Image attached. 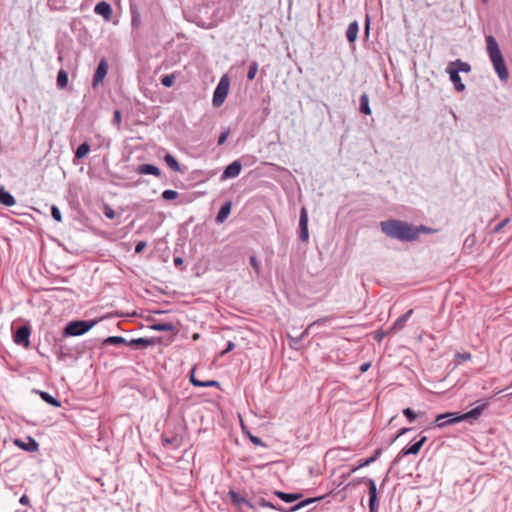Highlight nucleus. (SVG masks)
<instances>
[{
	"instance_id": "c9c22d12",
	"label": "nucleus",
	"mask_w": 512,
	"mask_h": 512,
	"mask_svg": "<svg viewBox=\"0 0 512 512\" xmlns=\"http://www.w3.org/2000/svg\"><path fill=\"white\" fill-rule=\"evenodd\" d=\"M229 496H230V498H231L233 503L240 504V503L244 502V503L248 504V501L244 497H242L239 493H237L235 491L231 490L229 492Z\"/></svg>"
},
{
	"instance_id": "c03bdc74",
	"label": "nucleus",
	"mask_w": 512,
	"mask_h": 512,
	"mask_svg": "<svg viewBox=\"0 0 512 512\" xmlns=\"http://www.w3.org/2000/svg\"><path fill=\"white\" fill-rule=\"evenodd\" d=\"M131 23H132V26H133V27H138V26H140V24H141V18H140L139 13H137V12H135V11H132V19H131Z\"/></svg>"
},
{
	"instance_id": "a18cd8bd",
	"label": "nucleus",
	"mask_w": 512,
	"mask_h": 512,
	"mask_svg": "<svg viewBox=\"0 0 512 512\" xmlns=\"http://www.w3.org/2000/svg\"><path fill=\"white\" fill-rule=\"evenodd\" d=\"M414 229H415V230H416V232H417V239L419 238V234H420L421 232H423V233H430V232L432 231V230H431V228L426 227V226H424V225H420V226H418V227H414Z\"/></svg>"
},
{
	"instance_id": "0e129e2a",
	"label": "nucleus",
	"mask_w": 512,
	"mask_h": 512,
	"mask_svg": "<svg viewBox=\"0 0 512 512\" xmlns=\"http://www.w3.org/2000/svg\"><path fill=\"white\" fill-rule=\"evenodd\" d=\"M482 3L486 4L489 0H481Z\"/></svg>"
},
{
	"instance_id": "e433bc0d",
	"label": "nucleus",
	"mask_w": 512,
	"mask_h": 512,
	"mask_svg": "<svg viewBox=\"0 0 512 512\" xmlns=\"http://www.w3.org/2000/svg\"><path fill=\"white\" fill-rule=\"evenodd\" d=\"M178 195H179V194H178V192H177V191H175V190H170V189L165 190V191H163V192H162V198H163L164 200H167V201H170V200H174V199H176V198L178 197Z\"/></svg>"
},
{
	"instance_id": "0eeeda50",
	"label": "nucleus",
	"mask_w": 512,
	"mask_h": 512,
	"mask_svg": "<svg viewBox=\"0 0 512 512\" xmlns=\"http://www.w3.org/2000/svg\"><path fill=\"white\" fill-rule=\"evenodd\" d=\"M426 441H427V437L426 436H422L417 442L413 443L412 445H410L407 448H403L398 453L396 458L394 459L393 464H396L404 456H407V455H410V454L411 455L418 454L419 451L421 450V448L423 447V445L426 443Z\"/></svg>"
},
{
	"instance_id": "9b49d317",
	"label": "nucleus",
	"mask_w": 512,
	"mask_h": 512,
	"mask_svg": "<svg viewBox=\"0 0 512 512\" xmlns=\"http://www.w3.org/2000/svg\"><path fill=\"white\" fill-rule=\"evenodd\" d=\"M242 169V164L239 160H235L232 163H230L223 171L221 175V179H229V178H235L237 177Z\"/></svg>"
},
{
	"instance_id": "ddd939ff",
	"label": "nucleus",
	"mask_w": 512,
	"mask_h": 512,
	"mask_svg": "<svg viewBox=\"0 0 512 512\" xmlns=\"http://www.w3.org/2000/svg\"><path fill=\"white\" fill-rule=\"evenodd\" d=\"M94 12L103 16L106 20H110L113 13L111 5L106 1L98 2L94 8Z\"/></svg>"
},
{
	"instance_id": "bb28decb",
	"label": "nucleus",
	"mask_w": 512,
	"mask_h": 512,
	"mask_svg": "<svg viewBox=\"0 0 512 512\" xmlns=\"http://www.w3.org/2000/svg\"><path fill=\"white\" fill-rule=\"evenodd\" d=\"M39 395L43 401L50 404L51 406H54L57 408L61 406V402L58 399H56L55 397H53L51 394H49L48 392L40 391Z\"/></svg>"
},
{
	"instance_id": "bf43d9fd",
	"label": "nucleus",
	"mask_w": 512,
	"mask_h": 512,
	"mask_svg": "<svg viewBox=\"0 0 512 512\" xmlns=\"http://www.w3.org/2000/svg\"><path fill=\"white\" fill-rule=\"evenodd\" d=\"M370 367V363H363L361 366H360V371L361 372H365L369 369Z\"/></svg>"
},
{
	"instance_id": "a19ab883",
	"label": "nucleus",
	"mask_w": 512,
	"mask_h": 512,
	"mask_svg": "<svg viewBox=\"0 0 512 512\" xmlns=\"http://www.w3.org/2000/svg\"><path fill=\"white\" fill-rule=\"evenodd\" d=\"M196 384H199V387H220V383L215 380L200 381Z\"/></svg>"
},
{
	"instance_id": "052dcab7",
	"label": "nucleus",
	"mask_w": 512,
	"mask_h": 512,
	"mask_svg": "<svg viewBox=\"0 0 512 512\" xmlns=\"http://www.w3.org/2000/svg\"><path fill=\"white\" fill-rule=\"evenodd\" d=\"M369 23H370V22H369V17L367 16V19H366V29H365V30H366V34H367V35H368V33H369Z\"/></svg>"
},
{
	"instance_id": "6e6552de",
	"label": "nucleus",
	"mask_w": 512,
	"mask_h": 512,
	"mask_svg": "<svg viewBox=\"0 0 512 512\" xmlns=\"http://www.w3.org/2000/svg\"><path fill=\"white\" fill-rule=\"evenodd\" d=\"M365 483L368 486V495H369V512H378L379 504L377 499V487L376 483L373 479H365Z\"/></svg>"
},
{
	"instance_id": "f3484780",
	"label": "nucleus",
	"mask_w": 512,
	"mask_h": 512,
	"mask_svg": "<svg viewBox=\"0 0 512 512\" xmlns=\"http://www.w3.org/2000/svg\"><path fill=\"white\" fill-rule=\"evenodd\" d=\"M413 314V309H410L408 310L405 314H403L402 316H400L394 323L393 325L391 326V330L393 332H397V331H400L404 328L405 326V323L408 321V319L411 317V315Z\"/></svg>"
},
{
	"instance_id": "c756f323",
	"label": "nucleus",
	"mask_w": 512,
	"mask_h": 512,
	"mask_svg": "<svg viewBox=\"0 0 512 512\" xmlns=\"http://www.w3.org/2000/svg\"><path fill=\"white\" fill-rule=\"evenodd\" d=\"M68 85V73L61 69L57 74V86L61 89Z\"/></svg>"
},
{
	"instance_id": "72a5a7b5",
	"label": "nucleus",
	"mask_w": 512,
	"mask_h": 512,
	"mask_svg": "<svg viewBox=\"0 0 512 512\" xmlns=\"http://www.w3.org/2000/svg\"><path fill=\"white\" fill-rule=\"evenodd\" d=\"M380 454H381V450L377 449L375 451V453L371 457H369V458L363 460L362 462H360L358 467L361 468V467H364V466H367V465L373 463L374 461H376V459L379 457Z\"/></svg>"
},
{
	"instance_id": "f8f14e48",
	"label": "nucleus",
	"mask_w": 512,
	"mask_h": 512,
	"mask_svg": "<svg viewBox=\"0 0 512 512\" xmlns=\"http://www.w3.org/2000/svg\"><path fill=\"white\" fill-rule=\"evenodd\" d=\"M14 443L15 445H17L18 447L27 452H35L39 448V444L37 443V441L31 437H27L26 442L21 439H15Z\"/></svg>"
},
{
	"instance_id": "4468645a",
	"label": "nucleus",
	"mask_w": 512,
	"mask_h": 512,
	"mask_svg": "<svg viewBox=\"0 0 512 512\" xmlns=\"http://www.w3.org/2000/svg\"><path fill=\"white\" fill-rule=\"evenodd\" d=\"M136 172L138 174L154 175L156 177H159L161 175V170L157 166L152 165V164H142V165H139L136 168Z\"/></svg>"
},
{
	"instance_id": "2f4dec72",
	"label": "nucleus",
	"mask_w": 512,
	"mask_h": 512,
	"mask_svg": "<svg viewBox=\"0 0 512 512\" xmlns=\"http://www.w3.org/2000/svg\"><path fill=\"white\" fill-rule=\"evenodd\" d=\"M424 412L415 413L411 408H405L403 415L408 419L410 423L414 422L418 416H422Z\"/></svg>"
},
{
	"instance_id": "680f3d73",
	"label": "nucleus",
	"mask_w": 512,
	"mask_h": 512,
	"mask_svg": "<svg viewBox=\"0 0 512 512\" xmlns=\"http://www.w3.org/2000/svg\"><path fill=\"white\" fill-rule=\"evenodd\" d=\"M198 337H199V335H198V334H195V335L193 336V338H194V339H198Z\"/></svg>"
},
{
	"instance_id": "de8ad7c7",
	"label": "nucleus",
	"mask_w": 512,
	"mask_h": 512,
	"mask_svg": "<svg viewBox=\"0 0 512 512\" xmlns=\"http://www.w3.org/2000/svg\"><path fill=\"white\" fill-rule=\"evenodd\" d=\"M104 215L108 218V219H113L115 217V212L113 209H111L109 206H106L105 209H104Z\"/></svg>"
},
{
	"instance_id": "79ce46f5",
	"label": "nucleus",
	"mask_w": 512,
	"mask_h": 512,
	"mask_svg": "<svg viewBox=\"0 0 512 512\" xmlns=\"http://www.w3.org/2000/svg\"><path fill=\"white\" fill-rule=\"evenodd\" d=\"M391 332H393L391 330V328L387 331H383V330H380V331H377L374 335V339L377 341V342H381L382 339L386 336H388Z\"/></svg>"
},
{
	"instance_id": "2eb2a0df",
	"label": "nucleus",
	"mask_w": 512,
	"mask_h": 512,
	"mask_svg": "<svg viewBox=\"0 0 512 512\" xmlns=\"http://www.w3.org/2000/svg\"><path fill=\"white\" fill-rule=\"evenodd\" d=\"M274 495H276L279 499L286 503H292L302 499V493H286L283 491L276 490L274 491Z\"/></svg>"
},
{
	"instance_id": "49530a36",
	"label": "nucleus",
	"mask_w": 512,
	"mask_h": 512,
	"mask_svg": "<svg viewBox=\"0 0 512 512\" xmlns=\"http://www.w3.org/2000/svg\"><path fill=\"white\" fill-rule=\"evenodd\" d=\"M113 123L117 126H119L121 123V112L118 109H116L113 113Z\"/></svg>"
},
{
	"instance_id": "603ef678",
	"label": "nucleus",
	"mask_w": 512,
	"mask_h": 512,
	"mask_svg": "<svg viewBox=\"0 0 512 512\" xmlns=\"http://www.w3.org/2000/svg\"><path fill=\"white\" fill-rule=\"evenodd\" d=\"M194 372H195V368L192 369L191 371V375H190V382L193 386L195 387H199V384H196L197 382H200V380L196 379L195 375H194Z\"/></svg>"
},
{
	"instance_id": "4be33fe9",
	"label": "nucleus",
	"mask_w": 512,
	"mask_h": 512,
	"mask_svg": "<svg viewBox=\"0 0 512 512\" xmlns=\"http://www.w3.org/2000/svg\"><path fill=\"white\" fill-rule=\"evenodd\" d=\"M359 111L364 115H371L372 111L369 106V96L367 93H362L359 98Z\"/></svg>"
},
{
	"instance_id": "58836bf2",
	"label": "nucleus",
	"mask_w": 512,
	"mask_h": 512,
	"mask_svg": "<svg viewBox=\"0 0 512 512\" xmlns=\"http://www.w3.org/2000/svg\"><path fill=\"white\" fill-rule=\"evenodd\" d=\"M51 216L57 222L62 221V215H61L60 209L55 205H53L51 207Z\"/></svg>"
},
{
	"instance_id": "c85d7f7f",
	"label": "nucleus",
	"mask_w": 512,
	"mask_h": 512,
	"mask_svg": "<svg viewBox=\"0 0 512 512\" xmlns=\"http://www.w3.org/2000/svg\"><path fill=\"white\" fill-rule=\"evenodd\" d=\"M128 341L122 337V336H110L106 338L103 342L105 345H119V344H126L128 345Z\"/></svg>"
},
{
	"instance_id": "5fc2aeb1",
	"label": "nucleus",
	"mask_w": 512,
	"mask_h": 512,
	"mask_svg": "<svg viewBox=\"0 0 512 512\" xmlns=\"http://www.w3.org/2000/svg\"><path fill=\"white\" fill-rule=\"evenodd\" d=\"M410 430H411V428H401V429L398 431L397 435L393 438V442H394L396 439H398L400 436H402V435L406 434L407 432H409Z\"/></svg>"
},
{
	"instance_id": "864d4df0",
	"label": "nucleus",
	"mask_w": 512,
	"mask_h": 512,
	"mask_svg": "<svg viewBox=\"0 0 512 512\" xmlns=\"http://www.w3.org/2000/svg\"><path fill=\"white\" fill-rule=\"evenodd\" d=\"M234 348H235V344L233 342L229 341L228 344H227L226 349L223 350L220 355L223 356L226 353L232 351Z\"/></svg>"
},
{
	"instance_id": "aec40b11",
	"label": "nucleus",
	"mask_w": 512,
	"mask_h": 512,
	"mask_svg": "<svg viewBox=\"0 0 512 512\" xmlns=\"http://www.w3.org/2000/svg\"><path fill=\"white\" fill-rule=\"evenodd\" d=\"M359 32V25L357 21H353L349 24L346 30V38L349 43H354L357 39Z\"/></svg>"
},
{
	"instance_id": "f257e3e1",
	"label": "nucleus",
	"mask_w": 512,
	"mask_h": 512,
	"mask_svg": "<svg viewBox=\"0 0 512 512\" xmlns=\"http://www.w3.org/2000/svg\"><path fill=\"white\" fill-rule=\"evenodd\" d=\"M380 226L382 232L390 238L406 242L417 240L414 226L405 221L390 219L382 221Z\"/></svg>"
},
{
	"instance_id": "7c9ffc66",
	"label": "nucleus",
	"mask_w": 512,
	"mask_h": 512,
	"mask_svg": "<svg viewBox=\"0 0 512 512\" xmlns=\"http://www.w3.org/2000/svg\"><path fill=\"white\" fill-rule=\"evenodd\" d=\"M151 329L155 331H175V325L172 323H155L151 326Z\"/></svg>"
},
{
	"instance_id": "f03ea898",
	"label": "nucleus",
	"mask_w": 512,
	"mask_h": 512,
	"mask_svg": "<svg viewBox=\"0 0 512 512\" xmlns=\"http://www.w3.org/2000/svg\"><path fill=\"white\" fill-rule=\"evenodd\" d=\"M485 41L486 50L493 64L495 72L497 73L500 80L506 81L509 77V72L495 37L488 35L486 36Z\"/></svg>"
},
{
	"instance_id": "6e6d98bb",
	"label": "nucleus",
	"mask_w": 512,
	"mask_h": 512,
	"mask_svg": "<svg viewBox=\"0 0 512 512\" xmlns=\"http://www.w3.org/2000/svg\"><path fill=\"white\" fill-rule=\"evenodd\" d=\"M250 440H251V442H252V443H254L255 445L264 446V444H263L262 440H261L259 437H257V436H252V435H251V436H250Z\"/></svg>"
},
{
	"instance_id": "8fccbe9b",
	"label": "nucleus",
	"mask_w": 512,
	"mask_h": 512,
	"mask_svg": "<svg viewBox=\"0 0 512 512\" xmlns=\"http://www.w3.org/2000/svg\"><path fill=\"white\" fill-rule=\"evenodd\" d=\"M228 135L229 131L222 132L218 138V145H222L227 140Z\"/></svg>"
},
{
	"instance_id": "473e14b6",
	"label": "nucleus",
	"mask_w": 512,
	"mask_h": 512,
	"mask_svg": "<svg viewBox=\"0 0 512 512\" xmlns=\"http://www.w3.org/2000/svg\"><path fill=\"white\" fill-rule=\"evenodd\" d=\"M258 72V63L256 61H253L250 63L248 72H247V79L253 80Z\"/></svg>"
},
{
	"instance_id": "cd10ccee",
	"label": "nucleus",
	"mask_w": 512,
	"mask_h": 512,
	"mask_svg": "<svg viewBox=\"0 0 512 512\" xmlns=\"http://www.w3.org/2000/svg\"><path fill=\"white\" fill-rule=\"evenodd\" d=\"M90 151V145L87 142H84L78 146L75 151V159L79 160L84 158Z\"/></svg>"
},
{
	"instance_id": "e2e57ef3",
	"label": "nucleus",
	"mask_w": 512,
	"mask_h": 512,
	"mask_svg": "<svg viewBox=\"0 0 512 512\" xmlns=\"http://www.w3.org/2000/svg\"><path fill=\"white\" fill-rule=\"evenodd\" d=\"M448 420H449V418H444V419H442V422H446Z\"/></svg>"
},
{
	"instance_id": "b1692460",
	"label": "nucleus",
	"mask_w": 512,
	"mask_h": 512,
	"mask_svg": "<svg viewBox=\"0 0 512 512\" xmlns=\"http://www.w3.org/2000/svg\"><path fill=\"white\" fill-rule=\"evenodd\" d=\"M0 203L10 207L13 206L16 203V201L14 196L10 192L6 191L4 188L0 189Z\"/></svg>"
},
{
	"instance_id": "9d476101",
	"label": "nucleus",
	"mask_w": 512,
	"mask_h": 512,
	"mask_svg": "<svg viewBox=\"0 0 512 512\" xmlns=\"http://www.w3.org/2000/svg\"><path fill=\"white\" fill-rule=\"evenodd\" d=\"M107 72H108V63L105 59H102L99 62L98 67L96 68V71L93 76V82H92L93 87H96L100 83L103 82Z\"/></svg>"
},
{
	"instance_id": "20e7f679",
	"label": "nucleus",
	"mask_w": 512,
	"mask_h": 512,
	"mask_svg": "<svg viewBox=\"0 0 512 512\" xmlns=\"http://www.w3.org/2000/svg\"><path fill=\"white\" fill-rule=\"evenodd\" d=\"M95 324H96V320L71 321L64 327L62 335H63V337L80 336V335H83L86 332H88Z\"/></svg>"
},
{
	"instance_id": "3c124183",
	"label": "nucleus",
	"mask_w": 512,
	"mask_h": 512,
	"mask_svg": "<svg viewBox=\"0 0 512 512\" xmlns=\"http://www.w3.org/2000/svg\"><path fill=\"white\" fill-rule=\"evenodd\" d=\"M456 358H458L460 361H467L471 358V354L470 353H458L456 355Z\"/></svg>"
},
{
	"instance_id": "39448f33",
	"label": "nucleus",
	"mask_w": 512,
	"mask_h": 512,
	"mask_svg": "<svg viewBox=\"0 0 512 512\" xmlns=\"http://www.w3.org/2000/svg\"><path fill=\"white\" fill-rule=\"evenodd\" d=\"M229 86V78L226 75L222 76L213 93L212 103L214 107H219L223 104L228 94Z\"/></svg>"
},
{
	"instance_id": "ea45409f",
	"label": "nucleus",
	"mask_w": 512,
	"mask_h": 512,
	"mask_svg": "<svg viewBox=\"0 0 512 512\" xmlns=\"http://www.w3.org/2000/svg\"><path fill=\"white\" fill-rule=\"evenodd\" d=\"M510 222V218H505L499 222L492 230L493 233L497 234Z\"/></svg>"
},
{
	"instance_id": "423d86ee",
	"label": "nucleus",
	"mask_w": 512,
	"mask_h": 512,
	"mask_svg": "<svg viewBox=\"0 0 512 512\" xmlns=\"http://www.w3.org/2000/svg\"><path fill=\"white\" fill-rule=\"evenodd\" d=\"M30 334L31 328L28 325H22L17 328V330L13 334V341L17 345H21L25 348L30 347Z\"/></svg>"
},
{
	"instance_id": "7ed1b4c3",
	"label": "nucleus",
	"mask_w": 512,
	"mask_h": 512,
	"mask_svg": "<svg viewBox=\"0 0 512 512\" xmlns=\"http://www.w3.org/2000/svg\"><path fill=\"white\" fill-rule=\"evenodd\" d=\"M486 406L487 403H483L461 415L451 412L439 414L435 419V424L437 427H444L461 421H466L468 419H477L482 414Z\"/></svg>"
},
{
	"instance_id": "6ab92c4d",
	"label": "nucleus",
	"mask_w": 512,
	"mask_h": 512,
	"mask_svg": "<svg viewBox=\"0 0 512 512\" xmlns=\"http://www.w3.org/2000/svg\"><path fill=\"white\" fill-rule=\"evenodd\" d=\"M231 207H232V203L230 201L224 203L221 206V208L215 218V221L217 223H223L227 219L229 214L231 213Z\"/></svg>"
},
{
	"instance_id": "412c9836",
	"label": "nucleus",
	"mask_w": 512,
	"mask_h": 512,
	"mask_svg": "<svg viewBox=\"0 0 512 512\" xmlns=\"http://www.w3.org/2000/svg\"><path fill=\"white\" fill-rule=\"evenodd\" d=\"M323 499V496H320V497H314V498H307V499H304V500H301L299 501L297 504H295L294 506H292L291 508L289 509H286V512H295V511H298L299 509L303 508V507H306L314 502H317V501H320Z\"/></svg>"
},
{
	"instance_id": "4d7b16f0",
	"label": "nucleus",
	"mask_w": 512,
	"mask_h": 512,
	"mask_svg": "<svg viewBox=\"0 0 512 512\" xmlns=\"http://www.w3.org/2000/svg\"><path fill=\"white\" fill-rule=\"evenodd\" d=\"M19 502H20L21 505L26 506V505H29L30 500H29L28 496L24 494V495L21 496Z\"/></svg>"
},
{
	"instance_id": "09e8293b",
	"label": "nucleus",
	"mask_w": 512,
	"mask_h": 512,
	"mask_svg": "<svg viewBox=\"0 0 512 512\" xmlns=\"http://www.w3.org/2000/svg\"><path fill=\"white\" fill-rule=\"evenodd\" d=\"M146 247V242L139 241L135 246V253L139 254L141 253Z\"/></svg>"
},
{
	"instance_id": "a211bd4d",
	"label": "nucleus",
	"mask_w": 512,
	"mask_h": 512,
	"mask_svg": "<svg viewBox=\"0 0 512 512\" xmlns=\"http://www.w3.org/2000/svg\"><path fill=\"white\" fill-rule=\"evenodd\" d=\"M447 72L450 75V80L454 84L455 89L459 92L464 91L465 85L462 83L459 73H457V71L452 70V67L449 66L447 68Z\"/></svg>"
},
{
	"instance_id": "5701e85b",
	"label": "nucleus",
	"mask_w": 512,
	"mask_h": 512,
	"mask_svg": "<svg viewBox=\"0 0 512 512\" xmlns=\"http://www.w3.org/2000/svg\"><path fill=\"white\" fill-rule=\"evenodd\" d=\"M154 344L155 341L152 338H135L128 343L130 346H136L139 348H147L148 346H152Z\"/></svg>"
},
{
	"instance_id": "dca6fc26",
	"label": "nucleus",
	"mask_w": 512,
	"mask_h": 512,
	"mask_svg": "<svg viewBox=\"0 0 512 512\" xmlns=\"http://www.w3.org/2000/svg\"><path fill=\"white\" fill-rule=\"evenodd\" d=\"M330 320V317H322L315 321H313L311 324L307 326V328L302 332V334L299 337L293 338L294 343H300L304 337H306L309 334V331L316 325H321L324 322Z\"/></svg>"
},
{
	"instance_id": "37998d69",
	"label": "nucleus",
	"mask_w": 512,
	"mask_h": 512,
	"mask_svg": "<svg viewBox=\"0 0 512 512\" xmlns=\"http://www.w3.org/2000/svg\"><path fill=\"white\" fill-rule=\"evenodd\" d=\"M249 262H250V265L252 266V268L254 269V271L256 272V274L258 275L260 273V264H259L258 260L256 259V257L250 256Z\"/></svg>"
},
{
	"instance_id": "f704fd0d",
	"label": "nucleus",
	"mask_w": 512,
	"mask_h": 512,
	"mask_svg": "<svg viewBox=\"0 0 512 512\" xmlns=\"http://www.w3.org/2000/svg\"><path fill=\"white\" fill-rule=\"evenodd\" d=\"M259 505L262 506V507H267V508L275 509V510H278L280 512H286L285 508H282L281 506H278V505H274L273 503H271L269 501H266L265 499H261L259 501Z\"/></svg>"
},
{
	"instance_id": "4c0bfd02",
	"label": "nucleus",
	"mask_w": 512,
	"mask_h": 512,
	"mask_svg": "<svg viewBox=\"0 0 512 512\" xmlns=\"http://www.w3.org/2000/svg\"><path fill=\"white\" fill-rule=\"evenodd\" d=\"M175 75L174 74H169V75H165L162 79H161V83L163 86L165 87H171L174 82H175Z\"/></svg>"
},
{
	"instance_id": "a878e982",
	"label": "nucleus",
	"mask_w": 512,
	"mask_h": 512,
	"mask_svg": "<svg viewBox=\"0 0 512 512\" xmlns=\"http://www.w3.org/2000/svg\"><path fill=\"white\" fill-rule=\"evenodd\" d=\"M164 160H165L166 164L168 165V167L171 168L173 171L182 172L179 162L173 155L166 154L164 156Z\"/></svg>"
},
{
	"instance_id": "69168bd1",
	"label": "nucleus",
	"mask_w": 512,
	"mask_h": 512,
	"mask_svg": "<svg viewBox=\"0 0 512 512\" xmlns=\"http://www.w3.org/2000/svg\"><path fill=\"white\" fill-rule=\"evenodd\" d=\"M0 189H4V187H3V186H0Z\"/></svg>"
},
{
	"instance_id": "393cba45",
	"label": "nucleus",
	"mask_w": 512,
	"mask_h": 512,
	"mask_svg": "<svg viewBox=\"0 0 512 512\" xmlns=\"http://www.w3.org/2000/svg\"><path fill=\"white\" fill-rule=\"evenodd\" d=\"M449 67H452V70L459 72H469L471 70L470 64L467 62H463L461 60H456L449 64Z\"/></svg>"
},
{
	"instance_id": "1a4fd4ad",
	"label": "nucleus",
	"mask_w": 512,
	"mask_h": 512,
	"mask_svg": "<svg viewBox=\"0 0 512 512\" xmlns=\"http://www.w3.org/2000/svg\"><path fill=\"white\" fill-rule=\"evenodd\" d=\"M299 229H300L299 239L302 242H307L309 239L308 212L305 207H302L300 210Z\"/></svg>"
},
{
	"instance_id": "13d9d810",
	"label": "nucleus",
	"mask_w": 512,
	"mask_h": 512,
	"mask_svg": "<svg viewBox=\"0 0 512 512\" xmlns=\"http://www.w3.org/2000/svg\"><path fill=\"white\" fill-rule=\"evenodd\" d=\"M173 262L175 266H181L183 264V259L181 257H175Z\"/></svg>"
}]
</instances>
